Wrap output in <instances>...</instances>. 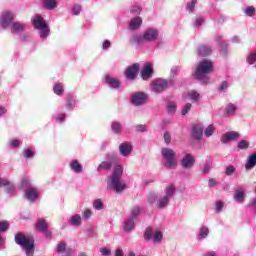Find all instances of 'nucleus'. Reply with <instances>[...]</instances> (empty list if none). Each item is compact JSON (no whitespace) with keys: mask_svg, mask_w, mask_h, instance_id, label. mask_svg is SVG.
I'll return each mask as SVG.
<instances>
[{"mask_svg":"<svg viewBox=\"0 0 256 256\" xmlns=\"http://www.w3.org/2000/svg\"><path fill=\"white\" fill-rule=\"evenodd\" d=\"M14 241L16 245L24 249L26 256L35 255V240L33 238L25 235L23 232H18L14 236Z\"/></svg>","mask_w":256,"mask_h":256,"instance_id":"5","label":"nucleus"},{"mask_svg":"<svg viewBox=\"0 0 256 256\" xmlns=\"http://www.w3.org/2000/svg\"><path fill=\"white\" fill-rule=\"evenodd\" d=\"M197 53L199 57H209V55L213 53V49L211 48V46L200 45L197 49Z\"/></svg>","mask_w":256,"mask_h":256,"instance_id":"26","label":"nucleus"},{"mask_svg":"<svg viewBox=\"0 0 256 256\" xmlns=\"http://www.w3.org/2000/svg\"><path fill=\"white\" fill-rule=\"evenodd\" d=\"M25 27H27V24L23 22H13L10 25V31L11 33H14L15 35H19L25 31Z\"/></svg>","mask_w":256,"mask_h":256,"instance_id":"23","label":"nucleus"},{"mask_svg":"<svg viewBox=\"0 0 256 256\" xmlns=\"http://www.w3.org/2000/svg\"><path fill=\"white\" fill-rule=\"evenodd\" d=\"M135 219L128 216V218L124 221V231L126 233H131L133 229H135Z\"/></svg>","mask_w":256,"mask_h":256,"instance_id":"29","label":"nucleus"},{"mask_svg":"<svg viewBox=\"0 0 256 256\" xmlns=\"http://www.w3.org/2000/svg\"><path fill=\"white\" fill-rule=\"evenodd\" d=\"M181 167L183 169H192L195 165V156L192 154H186L180 161Z\"/></svg>","mask_w":256,"mask_h":256,"instance_id":"14","label":"nucleus"},{"mask_svg":"<svg viewBox=\"0 0 256 256\" xmlns=\"http://www.w3.org/2000/svg\"><path fill=\"white\" fill-rule=\"evenodd\" d=\"M9 229V222L0 221V233H5Z\"/></svg>","mask_w":256,"mask_h":256,"instance_id":"54","label":"nucleus"},{"mask_svg":"<svg viewBox=\"0 0 256 256\" xmlns=\"http://www.w3.org/2000/svg\"><path fill=\"white\" fill-rule=\"evenodd\" d=\"M167 89H169V87H171L172 89H177V81L175 80V78L170 77L167 80Z\"/></svg>","mask_w":256,"mask_h":256,"instance_id":"51","label":"nucleus"},{"mask_svg":"<svg viewBox=\"0 0 256 256\" xmlns=\"http://www.w3.org/2000/svg\"><path fill=\"white\" fill-rule=\"evenodd\" d=\"M212 168H213V158L209 157L208 159H206L204 163L202 173H204V175H207V173H209Z\"/></svg>","mask_w":256,"mask_h":256,"instance_id":"35","label":"nucleus"},{"mask_svg":"<svg viewBox=\"0 0 256 256\" xmlns=\"http://www.w3.org/2000/svg\"><path fill=\"white\" fill-rule=\"evenodd\" d=\"M213 71V62L207 59L200 61L193 72V77L201 85L209 84V73Z\"/></svg>","mask_w":256,"mask_h":256,"instance_id":"4","label":"nucleus"},{"mask_svg":"<svg viewBox=\"0 0 256 256\" xmlns=\"http://www.w3.org/2000/svg\"><path fill=\"white\" fill-rule=\"evenodd\" d=\"M119 151L123 157H129L133 151V145H131V142H124L120 144Z\"/></svg>","mask_w":256,"mask_h":256,"instance_id":"22","label":"nucleus"},{"mask_svg":"<svg viewBox=\"0 0 256 256\" xmlns=\"http://www.w3.org/2000/svg\"><path fill=\"white\" fill-rule=\"evenodd\" d=\"M67 249V244L65 242H60L58 245H57V253H63L65 250Z\"/></svg>","mask_w":256,"mask_h":256,"instance_id":"56","label":"nucleus"},{"mask_svg":"<svg viewBox=\"0 0 256 256\" xmlns=\"http://www.w3.org/2000/svg\"><path fill=\"white\" fill-rule=\"evenodd\" d=\"M235 171H236L235 166L229 165L226 167L225 175H227L228 177H231V175H233V173H235Z\"/></svg>","mask_w":256,"mask_h":256,"instance_id":"55","label":"nucleus"},{"mask_svg":"<svg viewBox=\"0 0 256 256\" xmlns=\"http://www.w3.org/2000/svg\"><path fill=\"white\" fill-rule=\"evenodd\" d=\"M229 87V84L227 83V81H223L219 87H218V91H220V93H225V91H227V88Z\"/></svg>","mask_w":256,"mask_h":256,"instance_id":"57","label":"nucleus"},{"mask_svg":"<svg viewBox=\"0 0 256 256\" xmlns=\"http://www.w3.org/2000/svg\"><path fill=\"white\" fill-rule=\"evenodd\" d=\"M52 119L55 121V123L61 125L65 123V119H67V114L64 112H58L52 117Z\"/></svg>","mask_w":256,"mask_h":256,"instance_id":"33","label":"nucleus"},{"mask_svg":"<svg viewBox=\"0 0 256 256\" xmlns=\"http://www.w3.org/2000/svg\"><path fill=\"white\" fill-rule=\"evenodd\" d=\"M238 149L245 151V149H249V141L247 140H240L237 144Z\"/></svg>","mask_w":256,"mask_h":256,"instance_id":"49","label":"nucleus"},{"mask_svg":"<svg viewBox=\"0 0 256 256\" xmlns=\"http://www.w3.org/2000/svg\"><path fill=\"white\" fill-rule=\"evenodd\" d=\"M246 197L247 194L245 193V188L237 187L234 189L233 199L236 201V203H243Z\"/></svg>","mask_w":256,"mask_h":256,"instance_id":"18","label":"nucleus"},{"mask_svg":"<svg viewBox=\"0 0 256 256\" xmlns=\"http://www.w3.org/2000/svg\"><path fill=\"white\" fill-rule=\"evenodd\" d=\"M255 13H256V9L254 6H248L245 8L244 10V14L247 16V17H255Z\"/></svg>","mask_w":256,"mask_h":256,"instance_id":"46","label":"nucleus"},{"mask_svg":"<svg viewBox=\"0 0 256 256\" xmlns=\"http://www.w3.org/2000/svg\"><path fill=\"white\" fill-rule=\"evenodd\" d=\"M36 230L37 231H40V232H44V231H47V222H45V220L43 219H39L37 222H36Z\"/></svg>","mask_w":256,"mask_h":256,"instance_id":"41","label":"nucleus"},{"mask_svg":"<svg viewBox=\"0 0 256 256\" xmlns=\"http://www.w3.org/2000/svg\"><path fill=\"white\" fill-rule=\"evenodd\" d=\"M178 73H179V66H174L170 70V77L175 78L177 77Z\"/></svg>","mask_w":256,"mask_h":256,"instance_id":"61","label":"nucleus"},{"mask_svg":"<svg viewBox=\"0 0 256 256\" xmlns=\"http://www.w3.org/2000/svg\"><path fill=\"white\" fill-rule=\"evenodd\" d=\"M203 137V127L201 125H194L192 127V139L195 141H201Z\"/></svg>","mask_w":256,"mask_h":256,"instance_id":"25","label":"nucleus"},{"mask_svg":"<svg viewBox=\"0 0 256 256\" xmlns=\"http://www.w3.org/2000/svg\"><path fill=\"white\" fill-rule=\"evenodd\" d=\"M93 209H95V211H103V209H105V203H103V199H95L93 201Z\"/></svg>","mask_w":256,"mask_h":256,"instance_id":"40","label":"nucleus"},{"mask_svg":"<svg viewBox=\"0 0 256 256\" xmlns=\"http://www.w3.org/2000/svg\"><path fill=\"white\" fill-rule=\"evenodd\" d=\"M159 39V30L157 28H147L143 35L134 34L130 37V45H134L136 49H139L144 43H155Z\"/></svg>","mask_w":256,"mask_h":256,"instance_id":"2","label":"nucleus"},{"mask_svg":"<svg viewBox=\"0 0 256 256\" xmlns=\"http://www.w3.org/2000/svg\"><path fill=\"white\" fill-rule=\"evenodd\" d=\"M43 7L48 11H53L57 7V0H44Z\"/></svg>","mask_w":256,"mask_h":256,"instance_id":"36","label":"nucleus"},{"mask_svg":"<svg viewBox=\"0 0 256 256\" xmlns=\"http://www.w3.org/2000/svg\"><path fill=\"white\" fill-rule=\"evenodd\" d=\"M223 207H224L223 202L217 201L216 208H215L216 213H221V211H223Z\"/></svg>","mask_w":256,"mask_h":256,"instance_id":"62","label":"nucleus"},{"mask_svg":"<svg viewBox=\"0 0 256 256\" xmlns=\"http://www.w3.org/2000/svg\"><path fill=\"white\" fill-rule=\"evenodd\" d=\"M113 168V162L112 161H102L98 167L97 171L98 173H101V171H111Z\"/></svg>","mask_w":256,"mask_h":256,"instance_id":"30","label":"nucleus"},{"mask_svg":"<svg viewBox=\"0 0 256 256\" xmlns=\"http://www.w3.org/2000/svg\"><path fill=\"white\" fill-rule=\"evenodd\" d=\"M255 167H256V152L248 156L247 162L245 164V169L246 171H251Z\"/></svg>","mask_w":256,"mask_h":256,"instance_id":"27","label":"nucleus"},{"mask_svg":"<svg viewBox=\"0 0 256 256\" xmlns=\"http://www.w3.org/2000/svg\"><path fill=\"white\" fill-rule=\"evenodd\" d=\"M24 193H25V198L27 199V201H29V203H35V201L39 199V195H40L39 188L35 186L24 190Z\"/></svg>","mask_w":256,"mask_h":256,"instance_id":"13","label":"nucleus"},{"mask_svg":"<svg viewBox=\"0 0 256 256\" xmlns=\"http://www.w3.org/2000/svg\"><path fill=\"white\" fill-rule=\"evenodd\" d=\"M153 77V64L146 63L141 70V78L143 81H149Z\"/></svg>","mask_w":256,"mask_h":256,"instance_id":"15","label":"nucleus"},{"mask_svg":"<svg viewBox=\"0 0 256 256\" xmlns=\"http://www.w3.org/2000/svg\"><path fill=\"white\" fill-rule=\"evenodd\" d=\"M162 159H164V167L168 170L175 169L177 167V160L175 150L171 148H162Z\"/></svg>","mask_w":256,"mask_h":256,"instance_id":"7","label":"nucleus"},{"mask_svg":"<svg viewBox=\"0 0 256 256\" xmlns=\"http://www.w3.org/2000/svg\"><path fill=\"white\" fill-rule=\"evenodd\" d=\"M137 73H139V64H133L129 66L126 69V73H125L126 79L133 81V79L137 78Z\"/></svg>","mask_w":256,"mask_h":256,"instance_id":"20","label":"nucleus"},{"mask_svg":"<svg viewBox=\"0 0 256 256\" xmlns=\"http://www.w3.org/2000/svg\"><path fill=\"white\" fill-rule=\"evenodd\" d=\"M204 22L205 20H203L202 17H197L194 23V27H201V25H203Z\"/></svg>","mask_w":256,"mask_h":256,"instance_id":"64","label":"nucleus"},{"mask_svg":"<svg viewBox=\"0 0 256 256\" xmlns=\"http://www.w3.org/2000/svg\"><path fill=\"white\" fill-rule=\"evenodd\" d=\"M81 10H82L81 5L75 4V5L72 7V9H71L72 15H75V16L80 15Z\"/></svg>","mask_w":256,"mask_h":256,"instance_id":"53","label":"nucleus"},{"mask_svg":"<svg viewBox=\"0 0 256 256\" xmlns=\"http://www.w3.org/2000/svg\"><path fill=\"white\" fill-rule=\"evenodd\" d=\"M141 11H143V8L139 4H134L130 7V13L134 17H139V15H141Z\"/></svg>","mask_w":256,"mask_h":256,"instance_id":"39","label":"nucleus"},{"mask_svg":"<svg viewBox=\"0 0 256 256\" xmlns=\"http://www.w3.org/2000/svg\"><path fill=\"white\" fill-rule=\"evenodd\" d=\"M214 41L216 43H219L220 53H221L222 57H227V55H229V50H228L227 43H225V40H223V36L216 35L215 38H214Z\"/></svg>","mask_w":256,"mask_h":256,"instance_id":"16","label":"nucleus"},{"mask_svg":"<svg viewBox=\"0 0 256 256\" xmlns=\"http://www.w3.org/2000/svg\"><path fill=\"white\" fill-rule=\"evenodd\" d=\"M53 93L58 97H63V94L65 93V85L61 82L55 83L53 86Z\"/></svg>","mask_w":256,"mask_h":256,"instance_id":"31","label":"nucleus"},{"mask_svg":"<svg viewBox=\"0 0 256 256\" xmlns=\"http://www.w3.org/2000/svg\"><path fill=\"white\" fill-rule=\"evenodd\" d=\"M121 177H123V166L117 165L107 180L108 191H114L115 193L125 191L127 184L121 180Z\"/></svg>","mask_w":256,"mask_h":256,"instance_id":"3","label":"nucleus"},{"mask_svg":"<svg viewBox=\"0 0 256 256\" xmlns=\"http://www.w3.org/2000/svg\"><path fill=\"white\" fill-rule=\"evenodd\" d=\"M139 215H141V207H139V206L132 207L130 210L129 217L131 219H134L135 221H137V219H139Z\"/></svg>","mask_w":256,"mask_h":256,"instance_id":"37","label":"nucleus"},{"mask_svg":"<svg viewBox=\"0 0 256 256\" xmlns=\"http://www.w3.org/2000/svg\"><path fill=\"white\" fill-rule=\"evenodd\" d=\"M76 105H77V96L71 93H68L66 95V104H65L67 111H73Z\"/></svg>","mask_w":256,"mask_h":256,"instance_id":"21","label":"nucleus"},{"mask_svg":"<svg viewBox=\"0 0 256 256\" xmlns=\"http://www.w3.org/2000/svg\"><path fill=\"white\" fill-rule=\"evenodd\" d=\"M246 61L248 63V65H255L256 62V52L252 51L248 54Z\"/></svg>","mask_w":256,"mask_h":256,"instance_id":"44","label":"nucleus"},{"mask_svg":"<svg viewBox=\"0 0 256 256\" xmlns=\"http://www.w3.org/2000/svg\"><path fill=\"white\" fill-rule=\"evenodd\" d=\"M69 167L73 173H76V174L83 173V165H81V163H79V160L77 159L71 160Z\"/></svg>","mask_w":256,"mask_h":256,"instance_id":"24","label":"nucleus"},{"mask_svg":"<svg viewBox=\"0 0 256 256\" xmlns=\"http://www.w3.org/2000/svg\"><path fill=\"white\" fill-rule=\"evenodd\" d=\"M103 83H105L110 89H121V80L109 74L104 75Z\"/></svg>","mask_w":256,"mask_h":256,"instance_id":"12","label":"nucleus"},{"mask_svg":"<svg viewBox=\"0 0 256 256\" xmlns=\"http://www.w3.org/2000/svg\"><path fill=\"white\" fill-rule=\"evenodd\" d=\"M213 133H215V127L213 125H209L204 131L205 137H211Z\"/></svg>","mask_w":256,"mask_h":256,"instance_id":"52","label":"nucleus"},{"mask_svg":"<svg viewBox=\"0 0 256 256\" xmlns=\"http://www.w3.org/2000/svg\"><path fill=\"white\" fill-rule=\"evenodd\" d=\"M239 137H241V134L239 132H226L221 137V143H223V145H226V143H230V141H235V139H239Z\"/></svg>","mask_w":256,"mask_h":256,"instance_id":"17","label":"nucleus"},{"mask_svg":"<svg viewBox=\"0 0 256 256\" xmlns=\"http://www.w3.org/2000/svg\"><path fill=\"white\" fill-rule=\"evenodd\" d=\"M93 215V211L91 209L84 210L82 217L83 219H91V216Z\"/></svg>","mask_w":256,"mask_h":256,"instance_id":"59","label":"nucleus"},{"mask_svg":"<svg viewBox=\"0 0 256 256\" xmlns=\"http://www.w3.org/2000/svg\"><path fill=\"white\" fill-rule=\"evenodd\" d=\"M195 5H197V0H190L186 4V11L188 13H194L195 12Z\"/></svg>","mask_w":256,"mask_h":256,"instance_id":"42","label":"nucleus"},{"mask_svg":"<svg viewBox=\"0 0 256 256\" xmlns=\"http://www.w3.org/2000/svg\"><path fill=\"white\" fill-rule=\"evenodd\" d=\"M175 197V185L170 184L164 189V195L158 197L157 194L151 193L148 195V203L155 204L156 209H167L171 203V199Z\"/></svg>","mask_w":256,"mask_h":256,"instance_id":"1","label":"nucleus"},{"mask_svg":"<svg viewBox=\"0 0 256 256\" xmlns=\"http://www.w3.org/2000/svg\"><path fill=\"white\" fill-rule=\"evenodd\" d=\"M199 237L200 239H207L209 237V227L202 226L199 231Z\"/></svg>","mask_w":256,"mask_h":256,"instance_id":"43","label":"nucleus"},{"mask_svg":"<svg viewBox=\"0 0 256 256\" xmlns=\"http://www.w3.org/2000/svg\"><path fill=\"white\" fill-rule=\"evenodd\" d=\"M24 159H33L35 157V151L30 148H25L23 150Z\"/></svg>","mask_w":256,"mask_h":256,"instance_id":"45","label":"nucleus"},{"mask_svg":"<svg viewBox=\"0 0 256 256\" xmlns=\"http://www.w3.org/2000/svg\"><path fill=\"white\" fill-rule=\"evenodd\" d=\"M134 129H135L136 133H146L147 125L138 124V125L134 126Z\"/></svg>","mask_w":256,"mask_h":256,"instance_id":"50","label":"nucleus"},{"mask_svg":"<svg viewBox=\"0 0 256 256\" xmlns=\"http://www.w3.org/2000/svg\"><path fill=\"white\" fill-rule=\"evenodd\" d=\"M32 25L35 29L39 31V36L42 41H45L49 35H51V28H49V25L43 19L42 15L35 14L31 18Z\"/></svg>","mask_w":256,"mask_h":256,"instance_id":"6","label":"nucleus"},{"mask_svg":"<svg viewBox=\"0 0 256 256\" xmlns=\"http://www.w3.org/2000/svg\"><path fill=\"white\" fill-rule=\"evenodd\" d=\"M21 187L22 189H24V191H26V189L33 188L34 186H33V182L31 181V178L29 177L22 178Z\"/></svg>","mask_w":256,"mask_h":256,"instance_id":"38","label":"nucleus"},{"mask_svg":"<svg viewBox=\"0 0 256 256\" xmlns=\"http://www.w3.org/2000/svg\"><path fill=\"white\" fill-rule=\"evenodd\" d=\"M144 239L145 241H153V243H161L163 241V232L161 231H156L153 234V228L147 227L145 232H144Z\"/></svg>","mask_w":256,"mask_h":256,"instance_id":"8","label":"nucleus"},{"mask_svg":"<svg viewBox=\"0 0 256 256\" xmlns=\"http://www.w3.org/2000/svg\"><path fill=\"white\" fill-rule=\"evenodd\" d=\"M15 19V14L11 11H5L2 13L0 17V25L3 29H7V27H11V23Z\"/></svg>","mask_w":256,"mask_h":256,"instance_id":"11","label":"nucleus"},{"mask_svg":"<svg viewBox=\"0 0 256 256\" xmlns=\"http://www.w3.org/2000/svg\"><path fill=\"white\" fill-rule=\"evenodd\" d=\"M69 223L72 227H79L81 226L82 220L81 215L75 214L70 217Z\"/></svg>","mask_w":256,"mask_h":256,"instance_id":"34","label":"nucleus"},{"mask_svg":"<svg viewBox=\"0 0 256 256\" xmlns=\"http://www.w3.org/2000/svg\"><path fill=\"white\" fill-rule=\"evenodd\" d=\"M19 145H21V140L19 139H14L10 141V147L17 148L19 147Z\"/></svg>","mask_w":256,"mask_h":256,"instance_id":"63","label":"nucleus"},{"mask_svg":"<svg viewBox=\"0 0 256 256\" xmlns=\"http://www.w3.org/2000/svg\"><path fill=\"white\" fill-rule=\"evenodd\" d=\"M143 25V19L139 16L131 18L128 26L129 31H139Z\"/></svg>","mask_w":256,"mask_h":256,"instance_id":"19","label":"nucleus"},{"mask_svg":"<svg viewBox=\"0 0 256 256\" xmlns=\"http://www.w3.org/2000/svg\"><path fill=\"white\" fill-rule=\"evenodd\" d=\"M111 131H113L115 135H121V132L123 131V124L119 121H113L111 123Z\"/></svg>","mask_w":256,"mask_h":256,"instance_id":"32","label":"nucleus"},{"mask_svg":"<svg viewBox=\"0 0 256 256\" xmlns=\"http://www.w3.org/2000/svg\"><path fill=\"white\" fill-rule=\"evenodd\" d=\"M188 97L193 103H196V101H199L200 94L199 92L192 90L188 93Z\"/></svg>","mask_w":256,"mask_h":256,"instance_id":"48","label":"nucleus"},{"mask_svg":"<svg viewBox=\"0 0 256 256\" xmlns=\"http://www.w3.org/2000/svg\"><path fill=\"white\" fill-rule=\"evenodd\" d=\"M191 107H193L191 105V103H187L183 108H182V111H181V115H187V113H189L191 111Z\"/></svg>","mask_w":256,"mask_h":256,"instance_id":"58","label":"nucleus"},{"mask_svg":"<svg viewBox=\"0 0 256 256\" xmlns=\"http://www.w3.org/2000/svg\"><path fill=\"white\" fill-rule=\"evenodd\" d=\"M237 113V106L233 103L226 105L224 109V117H233Z\"/></svg>","mask_w":256,"mask_h":256,"instance_id":"28","label":"nucleus"},{"mask_svg":"<svg viewBox=\"0 0 256 256\" xmlns=\"http://www.w3.org/2000/svg\"><path fill=\"white\" fill-rule=\"evenodd\" d=\"M6 187L8 195H13V193H15V185L11 184V182H9V185H6Z\"/></svg>","mask_w":256,"mask_h":256,"instance_id":"60","label":"nucleus"},{"mask_svg":"<svg viewBox=\"0 0 256 256\" xmlns=\"http://www.w3.org/2000/svg\"><path fill=\"white\" fill-rule=\"evenodd\" d=\"M167 111L170 115H173L177 111V103L171 101L167 104Z\"/></svg>","mask_w":256,"mask_h":256,"instance_id":"47","label":"nucleus"},{"mask_svg":"<svg viewBox=\"0 0 256 256\" xmlns=\"http://www.w3.org/2000/svg\"><path fill=\"white\" fill-rule=\"evenodd\" d=\"M167 79L157 78L151 83V89L154 93H163V91H167Z\"/></svg>","mask_w":256,"mask_h":256,"instance_id":"10","label":"nucleus"},{"mask_svg":"<svg viewBox=\"0 0 256 256\" xmlns=\"http://www.w3.org/2000/svg\"><path fill=\"white\" fill-rule=\"evenodd\" d=\"M147 94L145 92H135L131 95L130 103L135 107H141L147 103Z\"/></svg>","mask_w":256,"mask_h":256,"instance_id":"9","label":"nucleus"}]
</instances>
